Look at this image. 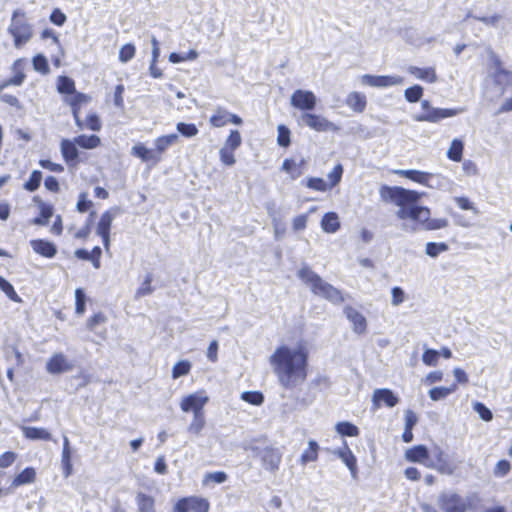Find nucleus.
Listing matches in <instances>:
<instances>
[{
	"label": "nucleus",
	"instance_id": "1",
	"mask_svg": "<svg viewBox=\"0 0 512 512\" xmlns=\"http://www.w3.org/2000/svg\"><path fill=\"white\" fill-rule=\"evenodd\" d=\"M379 194L383 202L391 203L399 208L396 216L400 220L411 219L415 223L421 224L426 230H438L448 226V220L445 218H430V209L418 204L422 193L416 190L383 185Z\"/></svg>",
	"mask_w": 512,
	"mask_h": 512
},
{
	"label": "nucleus",
	"instance_id": "2",
	"mask_svg": "<svg viewBox=\"0 0 512 512\" xmlns=\"http://www.w3.org/2000/svg\"><path fill=\"white\" fill-rule=\"evenodd\" d=\"M269 363L279 384L292 389L307 379L309 350L305 345L296 348L280 345L269 357Z\"/></svg>",
	"mask_w": 512,
	"mask_h": 512
},
{
	"label": "nucleus",
	"instance_id": "3",
	"mask_svg": "<svg viewBox=\"0 0 512 512\" xmlns=\"http://www.w3.org/2000/svg\"><path fill=\"white\" fill-rule=\"evenodd\" d=\"M102 145L101 138L96 134H80L73 140L63 139L60 142L61 155L68 166L74 167L80 163L77 146L86 150H92Z\"/></svg>",
	"mask_w": 512,
	"mask_h": 512
},
{
	"label": "nucleus",
	"instance_id": "4",
	"mask_svg": "<svg viewBox=\"0 0 512 512\" xmlns=\"http://www.w3.org/2000/svg\"><path fill=\"white\" fill-rule=\"evenodd\" d=\"M298 277L302 282L310 287L314 295L321 296L332 303H342L343 294L340 290L325 282L317 273L308 266H303L298 271Z\"/></svg>",
	"mask_w": 512,
	"mask_h": 512
},
{
	"label": "nucleus",
	"instance_id": "5",
	"mask_svg": "<svg viewBox=\"0 0 512 512\" xmlns=\"http://www.w3.org/2000/svg\"><path fill=\"white\" fill-rule=\"evenodd\" d=\"M177 141L178 135L175 133L162 135L155 139L154 149L147 148L143 143H137L132 147L131 154L142 162L156 165L162 160L165 151Z\"/></svg>",
	"mask_w": 512,
	"mask_h": 512
},
{
	"label": "nucleus",
	"instance_id": "6",
	"mask_svg": "<svg viewBox=\"0 0 512 512\" xmlns=\"http://www.w3.org/2000/svg\"><path fill=\"white\" fill-rule=\"evenodd\" d=\"M9 34L13 37L14 46L21 48L33 36L32 26L26 18L25 12L15 10L12 13L11 24L8 27Z\"/></svg>",
	"mask_w": 512,
	"mask_h": 512
},
{
	"label": "nucleus",
	"instance_id": "7",
	"mask_svg": "<svg viewBox=\"0 0 512 512\" xmlns=\"http://www.w3.org/2000/svg\"><path fill=\"white\" fill-rule=\"evenodd\" d=\"M421 108L422 113L416 117V120L430 123L439 122L464 111L463 108H433L427 100L421 102Z\"/></svg>",
	"mask_w": 512,
	"mask_h": 512
},
{
	"label": "nucleus",
	"instance_id": "8",
	"mask_svg": "<svg viewBox=\"0 0 512 512\" xmlns=\"http://www.w3.org/2000/svg\"><path fill=\"white\" fill-rule=\"evenodd\" d=\"M209 510L208 499L194 495L179 498L173 506V512H209Z\"/></svg>",
	"mask_w": 512,
	"mask_h": 512
},
{
	"label": "nucleus",
	"instance_id": "9",
	"mask_svg": "<svg viewBox=\"0 0 512 512\" xmlns=\"http://www.w3.org/2000/svg\"><path fill=\"white\" fill-rule=\"evenodd\" d=\"M117 209H109L102 213L96 225V234L101 238L106 253L111 249V228Z\"/></svg>",
	"mask_w": 512,
	"mask_h": 512
},
{
	"label": "nucleus",
	"instance_id": "10",
	"mask_svg": "<svg viewBox=\"0 0 512 512\" xmlns=\"http://www.w3.org/2000/svg\"><path fill=\"white\" fill-rule=\"evenodd\" d=\"M291 105L301 111H312L317 104V98L312 91L297 89L291 95Z\"/></svg>",
	"mask_w": 512,
	"mask_h": 512
},
{
	"label": "nucleus",
	"instance_id": "11",
	"mask_svg": "<svg viewBox=\"0 0 512 512\" xmlns=\"http://www.w3.org/2000/svg\"><path fill=\"white\" fill-rule=\"evenodd\" d=\"M439 506L443 512H466L468 503L456 493H442L439 496Z\"/></svg>",
	"mask_w": 512,
	"mask_h": 512
},
{
	"label": "nucleus",
	"instance_id": "12",
	"mask_svg": "<svg viewBox=\"0 0 512 512\" xmlns=\"http://www.w3.org/2000/svg\"><path fill=\"white\" fill-rule=\"evenodd\" d=\"M209 123L214 128H221L229 123L241 125L243 120L237 114L230 113L223 107H217L215 112L210 116Z\"/></svg>",
	"mask_w": 512,
	"mask_h": 512
},
{
	"label": "nucleus",
	"instance_id": "13",
	"mask_svg": "<svg viewBox=\"0 0 512 512\" xmlns=\"http://www.w3.org/2000/svg\"><path fill=\"white\" fill-rule=\"evenodd\" d=\"M302 122L309 127L310 129L316 131V132H326V131H335L337 130V127L327 120L326 118L322 117L321 115H317L314 113L306 112L301 115Z\"/></svg>",
	"mask_w": 512,
	"mask_h": 512
},
{
	"label": "nucleus",
	"instance_id": "14",
	"mask_svg": "<svg viewBox=\"0 0 512 512\" xmlns=\"http://www.w3.org/2000/svg\"><path fill=\"white\" fill-rule=\"evenodd\" d=\"M426 467L437 470L440 474L453 475L457 470V465L441 449L435 454V461L425 464Z\"/></svg>",
	"mask_w": 512,
	"mask_h": 512
},
{
	"label": "nucleus",
	"instance_id": "15",
	"mask_svg": "<svg viewBox=\"0 0 512 512\" xmlns=\"http://www.w3.org/2000/svg\"><path fill=\"white\" fill-rule=\"evenodd\" d=\"M259 457L266 470L275 472L280 467L282 452L275 447H265L260 451Z\"/></svg>",
	"mask_w": 512,
	"mask_h": 512
},
{
	"label": "nucleus",
	"instance_id": "16",
	"mask_svg": "<svg viewBox=\"0 0 512 512\" xmlns=\"http://www.w3.org/2000/svg\"><path fill=\"white\" fill-rule=\"evenodd\" d=\"M208 402V397L204 392L193 393L182 398L180 407L183 412L192 411L194 414L203 412L205 404Z\"/></svg>",
	"mask_w": 512,
	"mask_h": 512
},
{
	"label": "nucleus",
	"instance_id": "17",
	"mask_svg": "<svg viewBox=\"0 0 512 512\" xmlns=\"http://www.w3.org/2000/svg\"><path fill=\"white\" fill-rule=\"evenodd\" d=\"M364 84L372 87H390L402 84L404 79L401 76L395 75H364L362 77Z\"/></svg>",
	"mask_w": 512,
	"mask_h": 512
},
{
	"label": "nucleus",
	"instance_id": "18",
	"mask_svg": "<svg viewBox=\"0 0 512 512\" xmlns=\"http://www.w3.org/2000/svg\"><path fill=\"white\" fill-rule=\"evenodd\" d=\"M398 402L399 398L388 388L376 389L373 392L372 403L374 409H378L382 405L392 408L396 406Z\"/></svg>",
	"mask_w": 512,
	"mask_h": 512
},
{
	"label": "nucleus",
	"instance_id": "19",
	"mask_svg": "<svg viewBox=\"0 0 512 512\" xmlns=\"http://www.w3.org/2000/svg\"><path fill=\"white\" fill-rule=\"evenodd\" d=\"M74 123L81 131L100 132L103 127L100 115L94 111L89 112L84 118L78 117Z\"/></svg>",
	"mask_w": 512,
	"mask_h": 512
},
{
	"label": "nucleus",
	"instance_id": "20",
	"mask_svg": "<svg viewBox=\"0 0 512 512\" xmlns=\"http://www.w3.org/2000/svg\"><path fill=\"white\" fill-rule=\"evenodd\" d=\"M72 369L73 364L62 353L53 354L46 363V370L50 374H61Z\"/></svg>",
	"mask_w": 512,
	"mask_h": 512
},
{
	"label": "nucleus",
	"instance_id": "21",
	"mask_svg": "<svg viewBox=\"0 0 512 512\" xmlns=\"http://www.w3.org/2000/svg\"><path fill=\"white\" fill-rule=\"evenodd\" d=\"M64 102L70 107L73 120H76L81 115V108L91 102V97L78 91L72 96L64 97Z\"/></svg>",
	"mask_w": 512,
	"mask_h": 512
},
{
	"label": "nucleus",
	"instance_id": "22",
	"mask_svg": "<svg viewBox=\"0 0 512 512\" xmlns=\"http://www.w3.org/2000/svg\"><path fill=\"white\" fill-rule=\"evenodd\" d=\"M74 255L78 260L90 261L95 269L101 268L102 249L99 246H94L91 251L76 249Z\"/></svg>",
	"mask_w": 512,
	"mask_h": 512
},
{
	"label": "nucleus",
	"instance_id": "23",
	"mask_svg": "<svg viewBox=\"0 0 512 512\" xmlns=\"http://www.w3.org/2000/svg\"><path fill=\"white\" fill-rule=\"evenodd\" d=\"M33 251L45 258H53L57 254V247L46 239H33L30 241Z\"/></svg>",
	"mask_w": 512,
	"mask_h": 512
},
{
	"label": "nucleus",
	"instance_id": "24",
	"mask_svg": "<svg viewBox=\"0 0 512 512\" xmlns=\"http://www.w3.org/2000/svg\"><path fill=\"white\" fill-rule=\"evenodd\" d=\"M344 313L347 319L352 323L354 332L362 334L366 331V318L359 311L352 306H347L344 309Z\"/></svg>",
	"mask_w": 512,
	"mask_h": 512
},
{
	"label": "nucleus",
	"instance_id": "25",
	"mask_svg": "<svg viewBox=\"0 0 512 512\" xmlns=\"http://www.w3.org/2000/svg\"><path fill=\"white\" fill-rule=\"evenodd\" d=\"M305 166L306 161L304 159L297 162L293 158H286L282 163L281 170L288 174L291 180H296L303 174Z\"/></svg>",
	"mask_w": 512,
	"mask_h": 512
},
{
	"label": "nucleus",
	"instance_id": "26",
	"mask_svg": "<svg viewBox=\"0 0 512 512\" xmlns=\"http://www.w3.org/2000/svg\"><path fill=\"white\" fill-rule=\"evenodd\" d=\"M405 459L412 463H429V450L425 445H415L405 451Z\"/></svg>",
	"mask_w": 512,
	"mask_h": 512
},
{
	"label": "nucleus",
	"instance_id": "27",
	"mask_svg": "<svg viewBox=\"0 0 512 512\" xmlns=\"http://www.w3.org/2000/svg\"><path fill=\"white\" fill-rule=\"evenodd\" d=\"M493 66L495 68L494 80L497 84H512V72L502 67L500 58L493 54L491 56Z\"/></svg>",
	"mask_w": 512,
	"mask_h": 512
},
{
	"label": "nucleus",
	"instance_id": "28",
	"mask_svg": "<svg viewBox=\"0 0 512 512\" xmlns=\"http://www.w3.org/2000/svg\"><path fill=\"white\" fill-rule=\"evenodd\" d=\"M25 65H26V60L24 58H19V59L15 60L12 65L13 76L11 78H9L3 86H7V85L19 86V85H21L26 78V75L24 73Z\"/></svg>",
	"mask_w": 512,
	"mask_h": 512
},
{
	"label": "nucleus",
	"instance_id": "29",
	"mask_svg": "<svg viewBox=\"0 0 512 512\" xmlns=\"http://www.w3.org/2000/svg\"><path fill=\"white\" fill-rule=\"evenodd\" d=\"M34 202L38 204L39 215L32 220V223L35 225H46L53 215V206L43 202L38 197H34Z\"/></svg>",
	"mask_w": 512,
	"mask_h": 512
},
{
	"label": "nucleus",
	"instance_id": "30",
	"mask_svg": "<svg viewBox=\"0 0 512 512\" xmlns=\"http://www.w3.org/2000/svg\"><path fill=\"white\" fill-rule=\"evenodd\" d=\"M347 106L355 113H362L367 106L366 96L361 92H351L346 97Z\"/></svg>",
	"mask_w": 512,
	"mask_h": 512
},
{
	"label": "nucleus",
	"instance_id": "31",
	"mask_svg": "<svg viewBox=\"0 0 512 512\" xmlns=\"http://www.w3.org/2000/svg\"><path fill=\"white\" fill-rule=\"evenodd\" d=\"M36 480V471L33 467H26L18 473L11 482L12 488H17L27 484H31Z\"/></svg>",
	"mask_w": 512,
	"mask_h": 512
},
{
	"label": "nucleus",
	"instance_id": "32",
	"mask_svg": "<svg viewBox=\"0 0 512 512\" xmlns=\"http://www.w3.org/2000/svg\"><path fill=\"white\" fill-rule=\"evenodd\" d=\"M335 453L345 463L352 475H356L358 471L357 459L348 445L345 444L343 448L338 449Z\"/></svg>",
	"mask_w": 512,
	"mask_h": 512
},
{
	"label": "nucleus",
	"instance_id": "33",
	"mask_svg": "<svg viewBox=\"0 0 512 512\" xmlns=\"http://www.w3.org/2000/svg\"><path fill=\"white\" fill-rule=\"evenodd\" d=\"M321 228L326 233H335L340 229V221L337 213L327 212L321 220Z\"/></svg>",
	"mask_w": 512,
	"mask_h": 512
},
{
	"label": "nucleus",
	"instance_id": "34",
	"mask_svg": "<svg viewBox=\"0 0 512 512\" xmlns=\"http://www.w3.org/2000/svg\"><path fill=\"white\" fill-rule=\"evenodd\" d=\"M22 432L24 437L30 440H52L50 432L41 427H23Z\"/></svg>",
	"mask_w": 512,
	"mask_h": 512
},
{
	"label": "nucleus",
	"instance_id": "35",
	"mask_svg": "<svg viewBox=\"0 0 512 512\" xmlns=\"http://www.w3.org/2000/svg\"><path fill=\"white\" fill-rule=\"evenodd\" d=\"M399 175L419 184L427 185L432 175L419 170H400Z\"/></svg>",
	"mask_w": 512,
	"mask_h": 512
},
{
	"label": "nucleus",
	"instance_id": "36",
	"mask_svg": "<svg viewBox=\"0 0 512 512\" xmlns=\"http://www.w3.org/2000/svg\"><path fill=\"white\" fill-rule=\"evenodd\" d=\"M57 91L60 94L65 95V97L72 96L73 94L78 92L76 90V86H75L74 80L72 78L68 77V76H59L58 77V79H57Z\"/></svg>",
	"mask_w": 512,
	"mask_h": 512
},
{
	"label": "nucleus",
	"instance_id": "37",
	"mask_svg": "<svg viewBox=\"0 0 512 512\" xmlns=\"http://www.w3.org/2000/svg\"><path fill=\"white\" fill-rule=\"evenodd\" d=\"M410 73L413 74L416 78L428 83H434L437 81L435 69L432 67H410Z\"/></svg>",
	"mask_w": 512,
	"mask_h": 512
},
{
	"label": "nucleus",
	"instance_id": "38",
	"mask_svg": "<svg viewBox=\"0 0 512 512\" xmlns=\"http://www.w3.org/2000/svg\"><path fill=\"white\" fill-rule=\"evenodd\" d=\"M61 466L64 477H69L72 474L73 466L71 461V451L69 448L68 438H64L63 451L61 457Z\"/></svg>",
	"mask_w": 512,
	"mask_h": 512
},
{
	"label": "nucleus",
	"instance_id": "39",
	"mask_svg": "<svg viewBox=\"0 0 512 512\" xmlns=\"http://www.w3.org/2000/svg\"><path fill=\"white\" fill-rule=\"evenodd\" d=\"M319 454V445L316 441L310 440L308 442V447L304 450V452L300 456V463L302 465H306L310 462H315L318 459Z\"/></svg>",
	"mask_w": 512,
	"mask_h": 512
},
{
	"label": "nucleus",
	"instance_id": "40",
	"mask_svg": "<svg viewBox=\"0 0 512 512\" xmlns=\"http://www.w3.org/2000/svg\"><path fill=\"white\" fill-rule=\"evenodd\" d=\"M139 512H156L155 500L152 496L139 492L136 496Z\"/></svg>",
	"mask_w": 512,
	"mask_h": 512
},
{
	"label": "nucleus",
	"instance_id": "41",
	"mask_svg": "<svg viewBox=\"0 0 512 512\" xmlns=\"http://www.w3.org/2000/svg\"><path fill=\"white\" fill-rule=\"evenodd\" d=\"M463 149V142L459 139H454L447 151V157L454 162H460L463 156Z\"/></svg>",
	"mask_w": 512,
	"mask_h": 512
},
{
	"label": "nucleus",
	"instance_id": "42",
	"mask_svg": "<svg viewBox=\"0 0 512 512\" xmlns=\"http://www.w3.org/2000/svg\"><path fill=\"white\" fill-rule=\"evenodd\" d=\"M336 431L342 436L356 437L359 435V428L351 422H339L335 426Z\"/></svg>",
	"mask_w": 512,
	"mask_h": 512
},
{
	"label": "nucleus",
	"instance_id": "43",
	"mask_svg": "<svg viewBox=\"0 0 512 512\" xmlns=\"http://www.w3.org/2000/svg\"><path fill=\"white\" fill-rule=\"evenodd\" d=\"M457 389V384L453 383L449 387H434L429 391V396L433 401L446 398Z\"/></svg>",
	"mask_w": 512,
	"mask_h": 512
},
{
	"label": "nucleus",
	"instance_id": "44",
	"mask_svg": "<svg viewBox=\"0 0 512 512\" xmlns=\"http://www.w3.org/2000/svg\"><path fill=\"white\" fill-rule=\"evenodd\" d=\"M41 181H42V172L39 170H34L30 174L29 179L24 183L23 188L26 191L34 192L40 187Z\"/></svg>",
	"mask_w": 512,
	"mask_h": 512
},
{
	"label": "nucleus",
	"instance_id": "45",
	"mask_svg": "<svg viewBox=\"0 0 512 512\" xmlns=\"http://www.w3.org/2000/svg\"><path fill=\"white\" fill-rule=\"evenodd\" d=\"M153 276L152 274H147L141 284V286L135 292V299H140L144 296L151 294L154 291V287L152 286Z\"/></svg>",
	"mask_w": 512,
	"mask_h": 512
},
{
	"label": "nucleus",
	"instance_id": "46",
	"mask_svg": "<svg viewBox=\"0 0 512 512\" xmlns=\"http://www.w3.org/2000/svg\"><path fill=\"white\" fill-rule=\"evenodd\" d=\"M0 289L6 294V296L10 300L17 303L21 302V298L15 291L13 285L2 276H0Z\"/></svg>",
	"mask_w": 512,
	"mask_h": 512
},
{
	"label": "nucleus",
	"instance_id": "47",
	"mask_svg": "<svg viewBox=\"0 0 512 512\" xmlns=\"http://www.w3.org/2000/svg\"><path fill=\"white\" fill-rule=\"evenodd\" d=\"M136 47L132 43H127L123 45L118 54V59L122 63H127L135 57Z\"/></svg>",
	"mask_w": 512,
	"mask_h": 512
},
{
	"label": "nucleus",
	"instance_id": "48",
	"mask_svg": "<svg viewBox=\"0 0 512 512\" xmlns=\"http://www.w3.org/2000/svg\"><path fill=\"white\" fill-rule=\"evenodd\" d=\"M32 65H33V68L43 74V75H46L49 73L50 69H49V64H48V60L47 58L42 55V54H37L33 57L32 59Z\"/></svg>",
	"mask_w": 512,
	"mask_h": 512
},
{
	"label": "nucleus",
	"instance_id": "49",
	"mask_svg": "<svg viewBox=\"0 0 512 512\" xmlns=\"http://www.w3.org/2000/svg\"><path fill=\"white\" fill-rule=\"evenodd\" d=\"M242 137L238 130H231L227 136L223 147L228 149L236 150L241 146Z\"/></svg>",
	"mask_w": 512,
	"mask_h": 512
},
{
	"label": "nucleus",
	"instance_id": "50",
	"mask_svg": "<svg viewBox=\"0 0 512 512\" xmlns=\"http://www.w3.org/2000/svg\"><path fill=\"white\" fill-rule=\"evenodd\" d=\"M277 143L281 147H288L291 144V132L289 128L283 124L277 127Z\"/></svg>",
	"mask_w": 512,
	"mask_h": 512
},
{
	"label": "nucleus",
	"instance_id": "51",
	"mask_svg": "<svg viewBox=\"0 0 512 512\" xmlns=\"http://www.w3.org/2000/svg\"><path fill=\"white\" fill-rule=\"evenodd\" d=\"M86 311V295L82 288L75 290V313L83 315Z\"/></svg>",
	"mask_w": 512,
	"mask_h": 512
},
{
	"label": "nucleus",
	"instance_id": "52",
	"mask_svg": "<svg viewBox=\"0 0 512 512\" xmlns=\"http://www.w3.org/2000/svg\"><path fill=\"white\" fill-rule=\"evenodd\" d=\"M305 185L309 189H312L314 191H319V192H325L328 189H330V187L328 186L327 182H325L324 179L319 178V177H310V178H308L306 180Z\"/></svg>",
	"mask_w": 512,
	"mask_h": 512
},
{
	"label": "nucleus",
	"instance_id": "53",
	"mask_svg": "<svg viewBox=\"0 0 512 512\" xmlns=\"http://www.w3.org/2000/svg\"><path fill=\"white\" fill-rule=\"evenodd\" d=\"M191 370V363L187 360L177 362L172 368V378L177 379L187 375Z\"/></svg>",
	"mask_w": 512,
	"mask_h": 512
},
{
	"label": "nucleus",
	"instance_id": "54",
	"mask_svg": "<svg viewBox=\"0 0 512 512\" xmlns=\"http://www.w3.org/2000/svg\"><path fill=\"white\" fill-rule=\"evenodd\" d=\"M107 321V317L102 312L94 313L86 321V327L89 331L95 332L98 325L104 324Z\"/></svg>",
	"mask_w": 512,
	"mask_h": 512
},
{
	"label": "nucleus",
	"instance_id": "55",
	"mask_svg": "<svg viewBox=\"0 0 512 512\" xmlns=\"http://www.w3.org/2000/svg\"><path fill=\"white\" fill-rule=\"evenodd\" d=\"M177 131L184 137L190 138L198 134V128L193 123L179 122L176 125Z\"/></svg>",
	"mask_w": 512,
	"mask_h": 512
},
{
	"label": "nucleus",
	"instance_id": "56",
	"mask_svg": "<svg viewBox=\"0 0 512 512\" xmlns=\"http://www.w3.org/2000/svg\"><path fill=\"white\" fill-rule=\"evenodd\" d=\"M449 249L448 245L445 242H428L426 244V254L430 257H437L440 253L445 252Z\"/></svg>",
	"mask_w": 512,
	"mask_h": 512
},
{
	"label": "nucleus",
	"instance_id": "57",
	"mask_svg": "<svg viewBox=\"0 0 512 512\" xmlns=\"http://www.w3.org/2000/svg\"><path fill=\"white\" fill-rule=\"evenodd\" d=\"M241 398L252 405H261L264 402V396L259 391H246L243 392Z\"/></svg>",
	"mask_w": 512,
	"mask_h": 512
},
{
	"label": "nucleus",
	"instance_id": "58",
	"mask_svg": "<svg viewBox=\"0 0 512 512\" xmlns=\"http://www.w3.org/2000/svg\"><path fill=\"white\" fill-rule=\"evenodd\" d=\"M423 95V88L420 85H414L405 90V98L410 103L418 102Z\"/></svg>",
	"mask_w": 512,
	"mask_h": 512
},
{
	"label": "nucleus",
	"instance_id": "59",
	"mask_svg": "<svg viewBox=\"0 0 512 512\" xmlns=\"http://www.w3.org/2000/svg\"><path fill=\"white\" fill-rule=\"evenodd\" d=\"M342 174H343L342 165L341 164L335 165L334 168L332 169V171L328 174L329 182L327 184L330 187V189L340 183V181L342 179Z\"/></svg>",
	"mask_w": 512,
	"mask_h": 512
},
{
	"label": "nucleus",
	"instance_id": "60",
	"mask_svg": "<svg viewBox=\"0 0 512 512\" xmlns=\"http://www.w3.org/2000/svg\"><path fill=\"white\" fill-rule=\"evenodd\" d=\"M440 358V352L435 349H426L422 355V361L427 366H436Z\"/></svg>",
	"mask_w": 512,
	"mask_h": 512
},
{
	"label": "nucleus",
	"instance_id": "61",
	"mask_svg": "<svg viewBox=\"0 0 512 512\" xmlns=\"http://www.w3.org/2000/svg\"><path fill=\"white\" fill-rule=\"evenodd\" d=\"M511 471V464L508 460H499L493 469V473L496 477H504Z\"/></svg>",
	"mask_w": 512,
	"mask_h": 512
},
{
	"label": "nucleus",
	"instance_id": "62",
	"mask_svg": "<svg viewBox=\"0 0 512 512\" xmlns=\"http://www.w3.org/2000/svg\"><path fill=\"white\" fill-rule=\"evenodd\" d=\"M234 150L222 147L219 152L221 162L226 166H232L235 164Z\"/></svg>",
	"mask_w": 512,
	"mask_h": 512
},
{
	"label": "nucleus",
	"instance_id": "63",
	"mask_svg": "<svg viewBox=\"0 0 512 512\" xmlns=\"http://www.w3.org/2000/svg\"><path fill=\"white\" fill-rule=\"evenodd\" d=\"M204 424H205L204 413L201 412V413L194 414L193 421L191 422V424L189 426V431L194 434H198L203 429Z\"/></svg>",
	"mask_w": 512,
	"mask_h": 512
},
{
	"label": "nucleus",
	"instance_id": "64",
	"mask_svg": "<svg viewBox=\"0 0 512 512\" xmlns=\"http://www.w3.org/2000/svg\"><path fill=\"white\" fill-rule=\"evenodd\" d=\"M474 410L479 414L480 418L484 421H491L493 418V414L489 408H487L481 402H475L473 405Z\"/></svg>",
	"mask_w": 512,
	"mask_h": 512
}]
</instances>
